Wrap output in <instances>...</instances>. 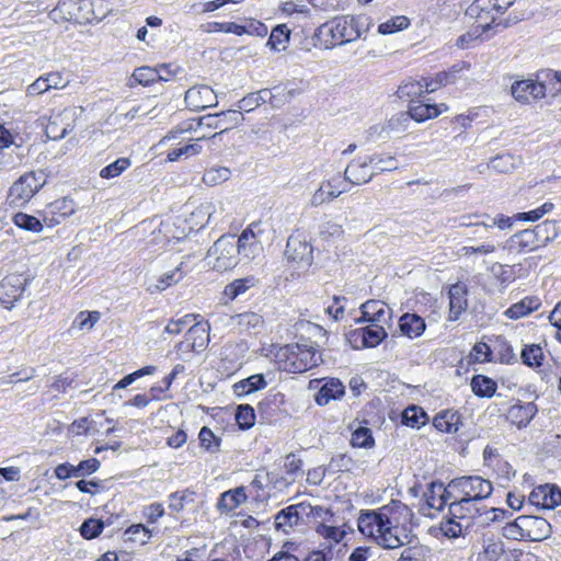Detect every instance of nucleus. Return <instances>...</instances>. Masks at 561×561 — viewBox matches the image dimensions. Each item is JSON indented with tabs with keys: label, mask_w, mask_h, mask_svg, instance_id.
I'll list each match as a JSON object with an SVG mask.
<instances>
[{
	"label": "nucleus",
	"mask_w": 561,
	"mask_h": 561,
	"mask_svg": "<svg viewBox=\"0 0 561 561\" xmlns=\"http://www.w3.org/2000/svg\"><path fill=\"white\" fill-rule=\"evenodd\" d=\"M360 37L359 19L354 15L335 16L314 30L313 35L306 39L302 48L307 51L311 47L333 49L336 46L353 43Z\"/></svg>",
	"instance_id": "obj_1"
},
{
	"label": "nucleus",
	"mask_w": 561,
	"mask_h": 561,
	"mask_svg": "<svg viewBox=\"0 0 561 561\" xmlns=\"http://www.w3.org/2000/svg\"><path fill=\"white\" fill-rule=\"evenodd\" d=\"M276 357L280 369L291 374L305 373L321 362V355L309 342L285 345Z\"/></svg>",
	"instance_id": "obj_2"
},
{
	"label": "nucleus",
	"mask_w": 561,
	"mask_h": 561,
	"mask_svg": "<svg viewBox=\"0 0 561 561\" xmlns=\"http://www.w3.org/2000/svg\"><path fill=\"white\" fill-rule=\"evenodd\" d=\"M47 182V175L43 170L26 172L21 175L10 187V203L22 206L27 203Z\"/></svg>",
	"instance_id": "obj_3"
},
{
	"label": "nucleus",
	"mask_w": 561,
	"mask_h": 561,
	"mask_svg": "<svg viewBox=\"0 0 561 561\" xmlns=\"http://www.w3.org/2000/svg\"><path fill=\"white\" fill-rule=\"evenodd\" d=\"M449 486L459 495L469 499L474 503L488 499L493 492L491 481L485 480L480 476H463L455 478L449 482Z\"/></svg>",
	"instance_id": "obj_4"
},
{
	"label": "nucleus",
	"mask_w": 561,
	"mask_h": 561,
	"mask_svg": "<svg viewBox=\"0 0 561 561\" xmlns=\"http://www.w3.org/2000/svg\"><path fill=\"white\" fill-rule=\"evenodd\" d=\"M207 257L214 270L227 271L234 267L238 263L234 237L221 236L208 250Z\"/></svg>",
	"instance_id": "obj_5"
},
{
	"label": "nucleus",
	"mask_w": 561,
	"mask_h": 561,
	"mask_svg": "<svg viewBox=\"0 0 561 561\" xmlns=\"http://www.w3.org/2000/svg\"><path fill=\"white\" fill-rule=\"evenodd\" d=\"M510 527L515 530L516 535L530 541H541L551 535V525L539 516H518Z\"/></svg>",
	"instance_id": "obj_6"
},
{
	"label": "nucleus",
	"mask_w": 561,
	"mask_h": 561,
	"mask_svg": "<svg viewBox=\"0 0 561 561\" xmlns=\"http://www.w3.org/2000/svg\"><path fill=\"white\" fill-rule=\"evenodd\" d=\"M243 121L242 113L237 110L222 111L220 113L208 114L198 118L196 127L192 124L186 128L187 130H196L197 127H207L211 129H220L219 133L213 134L209 139L219 137L222 133L238 126Z\"/></svg>",
	"instance_id": "obj_7"
},
{
	"label": "nucleus",
	"mask_w": 561,
	"mask_h": 561,
	"mask_svg": "<svg viewBox=\"0 0 561 561\" xmlns=\"http://www.w3.org/2000/svg\"><path fill=\"white\" fill-rule=\"evenodd\" d=\"M285 256L299 267H309L313 262V247L302 232L296 231L288 237Z\"/></svg>",
	"instance_id": "obj_8"
},
{
	"label": "nucleus",
	"mask_w": 561,
	"mask_h": 561,
	"mask_svg": "<svg viewBox=\"0 0 561 561\" xmlns=\"http://www.w3.org/2000/svg\"><path fill=\"white\" fill-rule=\"evenodd\" d=\"M27 278L23 274H10L0 282V304L11 309L22 298Z\"/></svg>",
	"instance_id": "obj_9"
},
{
	"label": "nucleus",
	"mask_w": 561,
	"mask_h": 561,
	"mask_svg": "<svg viewBox=\"0 0 561 561\" xmlns=\"http://www.w3.org/2000/svg\"><path fill=\"white\" fill-rule=\"evenodd\" d=\"M388 506H382L378 511L374 510H363L360 511L359 517L357 519V527L362 535L368 538L376 539V535H378L385 526V522L388 518Z\"/></svg>",
	"instance_id": "obj_10"
},
{
	"label": "nucleus",
	"mask_w": 561,
	"mask_h": 561,
	"mask_svg": "<svg viewBox=\"0 0 561 561\" xmlns=\"http://www.w3.org/2000/svg\"><path fill=\"white\" fill-rule=\"evenodd\" d=\"M513 98L520 103H530L546 96V85L533 79L515 81L511 87Z\"/></svg>",
	"instance_id": "obj_11"
},
{
	"label": "nucleus",
	"mask_w": 561,
	"mask_h": 561,
	"mask_svg": "<svg viewBox=\"0 0 561 561\" xmlns=\"http://www.w3.org/2000/svg\"><path fill=\"white\" fill-rule=\"evenodd\" d=\"M184 101L190 108L195 111L216 106L218 103L216 93L206 84L190 88L185 92Z\"/></svg>",
	"instance_id": "obj_12"
},
{
	"label": "nucleus",
	"mask_w": 561,
	"mask_h": 561,
	"mask_svg": "<svg viewBox=\"0 0 561 561\" xmlns=\"http://www.w3.org/2000/svg\"><path fill=\"white\" fill-rule=\"evenodd\" d=\"M254 227H256V225H250L242 231L238 241H236L237 255L247 262L256 259L263 250L262 244L254 232Z\"/></svg>",
	"instance_id": "obj_13"
},
{
	"label": "nucleus",
	"mask_w": 561,
	"mask_h": 561,
	"mask_svg": "<svg viewBox=\"0 0 561 561\" xmlns=\"http://www.w3.org/2000/svg\"><path fill=\"white\" fill-rule=\"evenodd\" d=\"M528 500L537 507L553 510L561 504V490L553 484L538 485L530 492Z\"/></svg>",
	"instance_id": "obj_14"
},
{
	"label": "nucleus",
	"mask_w": 561,
	"mask_h": 561,
	"mask_svg": "<svg viewBox=\"0 0 561 561\" xmlns=\"http://www.w3.org/2000/svg\"><path fill=\"white\" fill-rule=\"evenodd\" d=\"M307 508L308 507L305 506V504L299 503L280 510L274 518L276 530L289 534L294 527L298 526L302 522V514L307 513Z\"/></svg>",
	"instance_id": "obj_15"
},
{
	"label": "nucleus",
	"mask_w": 561,
	"mask_h": 561,
	"mask_svg": "<svg viewBox=\"0 0 561 561\" xmlns=\"http://www.w3.org/2000/svg\"><path fill=\"white\" fill-rule=\"evenodd\" d=\"M179 69V67L173 68L172 64H162L157 67L144 66L134 70L133 79L139 84L149 85L156 81H169L162 73L163 70H168V76H175Z\"/></svg>",
	"instance_id": "obj_16"
},
{
	"label": "nucleus",
	"mask_w": 561,
	"mask_h": 561,
	"mask_svg": "<svg viewBox=\"0 0 561 561\" xmlns=\"http://www.w3.org/2000/svg\"><path fill=\"white\" fill-rule=\"evenodd\" d=\"M385 524L386 525L382 526L380 533L376 535L375 542L383 549H396L402 547L408 539L405 528L392 525L389 517Z\"/></svg>",
	"instance_id": "obj_17"
},
{
	"label": "nucleus",
	"mask_w": 561,
	"mask_h": 561,
	"mask_svg": "<svg viewBox=\"0 0 561 561\" xmlns=\"http://www.w3.org/2000/svg\"><path fill=\"white\" fill-rule=\"evenodd\" d=\"M348 187L340 175H335L323 182L320 187L313 193L311 197L312 206H320L325 202L339 197L342 193L347 192Z\"/></svg>",
	"instance_id": "obj_18"
},
{
	"label": "nucleus",
	"mask_w": 561,
	"mask_h": 561,
	"mask_svg": "<svg viewBox=\"0 0 561 561\" xmlns=\"http://www.w3.org/2000/svg\"><path fill=\"white\" fill-rule=\"evenodd\" d=\"M369 165H371L369 163V157L365 160H353L344 171V178L342 179L344 184L360 185L369 182L374 176V172L370 171Z\"/></svg>",
	"instance_id": "obj_19"
},
{
	"label": "nucleus",
	"mask_w": 561,
	"mask_h": 561,
	"mask_svg": "<svg viewBox=\"0 0 561 561\" xmlns=\"http://www.w3.org/2000/svg\"><path fill=\"white\" fill-rule=\"evenodd\" d=\"M351 336L355 340V342L360 340L362 347H375L379 345L381 341L387 336V332L383 325L375 323L354 330L351 333Z\"/></svg>",
	"instance_id": "obj_20"
},
{
	"label": "nucleus",
	"mask_w": 561,
	"mask_h": 561,
	"mask_svg": "<svg viewBox=\"0 0 561 561\" xmlns=\"http://www.w3.org/2000/svg\"><path fill=\"white\" fill-rule=\"evenodd\" d=\"M449 321H456L459 316L467 309L468 300L467 286L462 283H456L449 288Z\"/></svg>",
	"instance_id": "obj_21"
},
{
	"label": "nucleus",
	"mask_w": 561,
	"mask_h": 561,
	"mask_svg": "<svg viewBox=\"0 0 561 561\" xmlns=\"http://www.w3.org/2000/svg\"><path fill=\"white\" fill-rule=\"evenodd\" d=\"M362 318L357 322H370V324H380L387 322L389 318V309L378 300H368L360 306Z\"/></svg>",
	"instance_id": "obj_22"
},
{
	"label": "nucleus",
	"mask_w": 561,
	"mask_h": 561,
	"mask_svg": "<svg viewBox=\"0 0 561 561\" xmlns=\"http://www.w3.org/2000/svg\"><path fill=\"white\" fill-rule=\"evenodd\" d=\"M537 412L538 409L534 402L517 403L508 409L506 417L517 427L522 428L530 423Z\"/></svg>",
	"instance_id": "obj_23"
},
{
	"label": "nucleus",
	"mask_w": 561,
	"mask_h": 561,
	"mask_svg": "<svg viewBox=\"0 0 561 561\" xmlns=\"http://www.w3.org/2000/svg\"><path fill=\"white\" fill-rule=\"evenodd\" d=\"M248 495L244 486L230 489L220 494L216 507L221 513H230L247 502Z\"/></svg>",
	"instance_id": "obj_24"
},
{
	"label": "nucleus",
	"mask_w": 561,
	"mask_h": 561,
	"mask_svg": "<svg viewBox=\"0 0 561 561\" xmlns=\"http://www.w3.org/2000/svg\"><path fill=\"white\" fill-rule=\"evenodd\" d=\"M399 328L402 335L409 339H415L424 333L426 323L421 316L407 312L400 317Z\"/></svg>",
	"instance_id": "obj_25"
},
{
	"label": "nucleus",
	"mask_w": 561,
	"mask_h": 561,
	"mask_svg": "<svg viewBox=\"0 0 561 561\" xmlns=\"http://www.w3.org/2000/svg\"><path fill=\"white\" fill-rule=\"evenodd\" d=\"M447 110L445 104H430L423 102H412L409 106L408 115L409 121L412 118L419 123L425 122L426 119L435 118L442 113V108Z\"/></svg>",
	"instance_id": "obj_26"
},
{
	"label": "nucleus",
	"mask_w": 561,
	"mask_h": 561,
	"mask_svg": "<svg viewBox=\"0 0 561 561\" xmlns=\"http://www.w3.org/2000/svg\"><path fill=\"white\" fill-rule=\"evenodd\" d=\"M345 393L344 385L336 378L327 380L318 393L316 394V402L319 405H325L331 400L340 399Z\"/></svg>",
	"instance_id": "obj_27"
},
{
	"label": "nucleus",
	"mask_w": 561,
	"mask_h": 561,
	"mask_svg": "<svg viewBox=\"0 0 561 561\" xmlns=\"http://www.w3.org/2000/svg\"><path fill=\"white\" fill-rule=\"evenodd\" d=\"M491 0H474L466 10V15L470 19H476L477 24H484L491 22V18L496 21V13H493Z\"/></svg>",
	"instance_id": "obj_28"
},
{
	"label": "nucleus",
	"mask_w": 561,
	"mask_h": 561,
	"mask_svg": "<svg viewBox=\"0 0 561 561\" xmlns=\"http://www.w3.org/2000/svg\"><path fill=\"white\" fill-rule=\"evenodd\" d=\"M214 205L211 203L201 204L185 219L190 230L198 231L205 227L211 218Z\"/></svg>",
	"instance_id": "obj_29"
},
{
	"label": "nucleus",
	"mask_w": 561,
	"mask_h": 561,
	"mask_svg": "<svg viewBox=\"0 0 561 561\" xmlns=\"http://www.w3.org/2000/svg\"><path fill=\"white\" fill-rule=\"evenodd\" d=\"M460 415L456 411L445 410L434 417L433 425L440 432L456 433L459 430Z\"/></svg>",
	"instance_id": "obj_30"
},
{
	"label": "nucleus",
	"mask_w": 561,
	"mask_h": 561,
	"mask_svg": "<svg viewBox=\"0 0 561 561\" xmlns=\"http://www.w3.org/2000/svg\"><path fill=\"white\" fill-rule=\"evenodd\" d=\"M186 340L191 342V347L204 350L209 342L208 325L206 323H193L185 333Z\"/></svg>",
	"instance_id": "obj_31"
},
{
	"label": "nucleus",
	"mask_w": 561,
	"mask_h": 561,
	"mask_svg": "<svg viewBox=\"0 0 561 561\" xmlns=\"http://www.w3.org/2000/svg\"><path fill=\"white\" fill-rule=\"evenodd\" d=\"M511 242L518 248L519 251H534L541 247L534 229H525L512 236Z\"/></svg>",
	"instance_id": "obj_32"
},
{
	"label": "nucleus",
	"mask_w": 561,
	"mask_h": 561,
	"mask_svg": "<svg viewBox=\"0 0 561 561\" xmlns=\"http://www.w3.org/2000/svg\"><path fill=\"white\" fill-rule=\"evenodd\" d=\"M266 385L264 375L256 374L234 383L233 390L237 396H244L264 389Z\"/></svg>",
	"instance_id": "obj_33"
},
{
	"label": "nucleus",
	"mask_w": 561,
	"mask_h": 561,
	"mask_svg": "<svg viewBox=\"0 0 561 561\" xmlns=\"http://www.w3.org/2000/svg\"><path fill=\"white\" fill-rule=\"evenodd\" d=\"M539 305L538 298L526 297L519 302L512 305L504 313L510 319H519L536 310Z\"/></svg>",
	"instance_id": "obj_34"
},
{
	"label": "nucleus",
	"mask_w": 561,
	"mask_h": 561,
	"mask_svg": "<svg viewBox=\"0 0 561 561\" xmlns=\"http://www.w3.org/2000/svg\"><path fill=\"white\" fill-rule=\"evenodd\" d=\"M289 38L290 30L285 24H278L272 30L266 45L275 51H283L287 48Z\"/></svg>",
	"instance_id": "obj_35"
},
{
	"label": "nucleus",
	"mask_w": 561,
	"mask_h": 561,
	"mask_svg": "<svg viewBox=\"0 0 561 561\" xmlns=\"http://www.w3.org/2000/svg\"><path fill=\"white\" fill-rule=\"evenodd\" d=\"M474 513L480 514L479 510L474 507V502L461 495L459 500H455L449 504V514L454 518L473 517Z\"/></svg>",
	"instance_id": "obj_36"
},
{
	"label": "nucleus",
	"mask_w": 561,
	"mask_h": 561,
	"mask_svg": "<svg viewBox=\"0 0 561 561\" xmlns=\"http://www.w3.org/2000/svg\"><path fill=\"white\" fill-rule=\"evenodd\" d=\"M409 122V115L407 113H399L381 126L380 135L385 134L388 138L398 136L407 130Z\"/></svg>",
	"instance_id": "obj_37"
},
{
	"label": "nucleus",
	"mask_w": 561,
	"mask_h": 561,
	"mask_svg": "<svg viewBox=\"0 0 561 561\" xmlns=\"http://www.w3.org/2000/svg\"><path fill=\"white\" fill-rule=\"evenodd\" d=\"M496 382L483 375H477L471 379L472 392L481 398H491L496 391Z\"/></svg>",
	"instance_id": "obj_38"
},
{
	"label": "nucleus",
	"mask_w": 561,
	"mask_h": 561,
	"mask_svg": "<svg viewBox=\"0 0 561 561\" xmlns=\"http://www.w3.org/2000/svg\"><path fill=\"white\" fill-rule=\"evenodd\" d=\"M267 99H272L270 89H262L257 92L249 93L247 96L238 102V108L240 112H250L263 103H267Z\"/></svg>",
	"instance_id": "obj_39"
},
{
	"label": "nucleus",
	"mask_w": 561,
	"mask_h": 561,
	"mask_svg": "<svg viewBox=\"0 0 561 561\" xmlns=\"http://www.w3.org/2000/svg\"><path fill=\"white\" fill-rule=\"evenodd\" d=\"M560 222L557 220H545L541 224L537 225L534 230L537 234V238L541 245L547 244L550 241H553L560 231Z\"/></svg>",
	"instance_id": "obj_40"
},
{
	"label": "nucleus",
	"mask_w": 561,
	"mask_h": 561,
	"mask_svg": "<svg viewBox=\"0 0 561 561\" xmlns=\"http://www.w3.org/2000/svg\"><path fill=\"white\" fill-rule=\"evenodd\" d=\"M232 320L241 331L247 332L256 331L263 325V318L251 311L236 314Z\"/></svg>",
	"instance_id": "obj_41"
},
{
	"label": "nucleus",
	"mask_w": 561,
	"mask_h": 561,
	"mask_svg": "<svg viewBox=\"0 0 561 561\" xmlns=\"http://www.w3.org/2000/svg\"><path fill=\"white\" fill-rule=\"evenodd\" d=\"M76 115V111L73 108H66L60 113L58 116H56L47 126V133H51L50 136L54 139L57 138H64L67 134L72 131L73 126L71 124H66L60 128V131L58 133L59 123L58 119L62 121L64 118L69 119Z\"/></svg>",
	"instance_id": "obj_42"
},
{
	"label": "nucleus",
	"mask_w": 561,
	"mask_h": 561,
	"mask_svg": "<svg viewBox=\"0 0 561 561\" xmlns=\"http://www.w3.org/2000/svg\"><path fill=\"white\" fill-rule=\"evenodd\" d=\"M492 24H494V18H491V22L484 24H476L469 32L459 36L456 41V46L461 49L470 47V44L478 39L483 33L488 32Z\"/></svg>",
	"instance_id": "obj_43"
},
{
	"label": "nucleus",
	"mask_w": 561,
	"mask_h": 561,
	"mask_svg": "<svg viewBox=\"0 0 561 561\" xmlns=\"http://www.w3.org/2000/svg\"><path fill=\"white\" fill-rule=\"evenodd\" d=\"M207 139V136L203 135L196 138L195 142L185 145L180 148L172 149L168 152V161H178L182 157L188 158L198 154L202 151L201 140Z\"/></svg>",
	"instance_id": "obj_44"
},
{
	"label": "nucleus",
	"mask_w": 561,
	"mask_h": 561,
	"mask_svg": "<svg viewBox=\"0 0 561 561\" xmlns=\"http://www.w3.org/2000/svg\"><path fill=\"white\" fill-rule=\"evenodd\" d=\"M520 358L523 364L528 367H540L543 363L545 355L540 345L529 344L525 345L523 348Z\"/></svg>",
	"instance_id": "obj_45"
},
{
	"label": "nucleus",
	"mask_w": 561,
	"mask_h": 561,
	"mask_svg": "<svg viewBox=\"0 0 561 561\" xmlns=\"http://www.w3.org/2000/svg\"><path fill=\"white\" fill-rule=\"evenodd\" d=\"M425 85L422 81H408L401 84L397 90V95L401 100H410L414 102L415 98L422 96L426 93L424 90Z\"/></svg>",
	"instance_id": "obj_46"
},
{
	"label": "nucleus",
	"mask_w": 561,
	"mask_h": 561,
	"mask_svg": "<svg viewBox=\"0 0 561 561\" xmlns=\"http://www.w3.org/2000/svg\"><path fill=\"white\" fill-rule=\"evenodd\" d=\"M256 284V279L253 276L234 279L225 287L224 294L229 299H236L239 295L244 294L249 288Z\"/></svg>",
	"instance_id": "obj_47"
},
{
	"label": "nucleus",
	"mask_w": 561,
	"mask_h": 561,
	"mask_svg": "<svg viewBox=\"0 0 561 561\" xmlns=\"http://www.w3.org/2000/svg\"><path fill=\"white\" fill-rule=\"evenodd\" d=\"M131 165V161L129 158L122 157L116 159L114 162L104 167L100 171V176L102 179H114L119 176L123 172H125Z\"/></svg>",
	"instance_id": "obj_48"
},
{
	"label": "nucleus",
	"mask_w": 561,
	"mask_h": 561,
	"mask_svg": "<svg viewBox=\"0 0 561 561\" xmlns=\"http://www.w3.org/2000/svg\"><path fill=\"white\" fill-rule=\"evenodd\" d=\"M426 421V413L416 405L407 408L402 414L403 424L411 427H420L421 425H424Z\"/></svg>",
	"instance_id": "obj_49"
},
{
	"label": "nucleus",
	"mask_w": 561,
	"mask_h": 561,
	"mask_svg": "<svg viewBox=\"0 0 561 561\" xmlns=\"http://www.w3.org/2000/svg\"><path fill=\"white\" fill-rule=\"evenodd\" d=\"M125 540L135 543L145 545L151 537V531L142 524H136L128 527L125 533Z\"/></svg>",
	"instance_id": "obj_50"
},
{
	"label": "nucleus",
	"mask_w": 561,
	"mask_h": 561,
	"mask_svg": "<svg viewBox=\"0 0 561 561\" xmlns=\"http://www.w3.org/2000/svg\"><path fill=\"white\" fill-rule=\"evenodd\" d=\"M236 422L241 430H249L255 423L254 409L249 404H240L236 411Z\"/></svg>",
	"instance_id": "obj_51"
},
{
	"label": "nucleus",
	"mask_w": 561,
	"mask_h": 561,
	"mask_svg": "<svg viewBox=\"0 0 561 561\" xmlns=\"http://www.w3.org/2000/svg\"><path fill=\"white\" fill-rule=\"evenodd\" d=\"M231 176V171L226 167H216L208 169L203 176L205 184L215 186L226 182Z\"/></svg>",
	"instance_id": "obj_52"
},
{
	"label": "nucleus",
	"mask_w": 561,
	"mask_h": 561,
	"mask_svg": "<svg viewBox=\"0 0 561 561\" xmlns=\"http://www.w3.org/2000/svg\"><path fill=\"white\" fill-rule=\"evenodd\" d=\"M13 222L19 228H22L27 231L32 232H39L43 230V225L38 218L35 216L24 214V213H18L13 217Z\"/></svg>",
	"instance_id": "obj_53"
},
{
	"label": "nucleus",
	"mask_w": 561,
	"mask_h": 561,
	"mask_svg": "<svg viewBox=\"0 0 561 561\" xmlns=\"http://www.w3.org/2000/svg\"><path fill=\"white\" fill-rule=\"evenodd\" d=\"M410 25V20L404 15H398L379 24L378 32L382 35L392 34L405 30Z\"/></svg>",
	"instance_id": "obj_54"
},
{
	"label": "nucleus",
	"mask_w": 561,
	"mask_h": 561,
	"mask_svg": "<svg viewBox=\"0 0 561 561\" xmlns=\"http://www.w3.org/2000/svg\"><path fill=\"white\" fill-rule=\"evenodd\" d=\"M515 220V215L513 217H508L500 214L496 217H491L488 214V218H484V221H481V224L483 225V231L489 232L493 227H497L500 230L511 229Z\"/></svg>",
	"instance_id": "obj_55"
},
{
	"label": "nucleus",
	"mask_w": 561,
	"mask_h": 561,
	"mask_svg": "<svg viewBox=\"0 0 561 561\" xmlns=\"http://www.w3.org/2000/svg\"><path fill=\"white\" fill-rule=\"evenodd\" d=\"M437 491V511H442L443 507L450 500H457L454 492V489H450L449 484L445 486L442 482H432L431 483V492L436 493Z\"/></svg>",
	"instance_id": "obj_56"
},
{
	"label": "nucleus",
	"mask_w": 561,
	"mask_h": 561,
	"mask_svg": "<svg viewBox=\"0 0 561 561\" xmlns=\"http://www.w3.org/2000/svg\"><path fill=\"white\" fill-rule=\"evenodd\" d=\"M515 165L516 159L510 153L497 154L489 163L490 169L500 173L511 172Z\"/></svg>",
	"instance_id": "obj_57"
},
{
	"label": "nucleus",
	"mask_w": 561,
	"mask_h": 561,
	"mask_svg": "<svg viewBox=\"0 0 561 561\" xmlns=\"http://www.w3.org/2000/svg\"><path fill=\"white\" fill-rule=\"evenodd\" d=\"M484 218H488V214L485 213H473V214H467L462 215L460 217L454 218L453 227H473V228H482L483 225L481 221H484Z\"/></svg>",
	"instance_id": "obj_58"
},
{
	"label": "nucleus",
	"mask_w": 561,
	"mask_h": 561,
	"mask_svg": "<svg viewBox=\"0 0 561 561\" xmlns=\"http://www.w3.org/2000/svg\"><path fill=\"white\" fill-rule=\"evenodd\" d=\"M195 492L184 490L182 492H173L170 494L169 507L174 512H181L184 510L185 504L194 502Z\"/></svg>",
	"instance_id": "obj_59"
},
{
	"label": "nucleus",
	"mask_w": 561,
	"mask_h": 561,
	"mask_svg": "<svg viewBox=\"0 0 561 561\" xmlns=\"http://www.w3.org/2000/svg\"><path fill=\"white\" fill-rule=\"evenodd\" d=\"M198 439L201 446L204 447L207 451L216 453L219 450L221 439L217 437L209 427L203 426L201 428Z\"/></svg>",
	"instance_id": "obj_60"
},
{
	"label": "nucleus",
	"mask_w": 561,
	"mask_h": 561,
	"mask_svg": "<svg viewBox=\"0 0 561 561\" xmlns=\"http://www.w3.org/2000/svg\"><path fill=\"white\" fill-rule=\"evenodd\" d=\"M351 444L358 448H369L374 445V437L370 428L359 426L352 434Z\"/></svg>",
	"instance_id": "obj_61"
},
{
	"label": "nucleus",
	"mask_w": 561,
	"mask_h": 561,
	"mask_svg": "<svg viewBox=\"0 0 561 561\" xmlns=\"http://www.w3.org/2000/svg\"><path fill=\"white\" fill-rule=\"evenodd\" d=\"M352 467V458L346 454H339L331 458L325 468L329 474H335L343 471H348Z\"/></svg>",
	"instance_id": "obj_62"
},
{
	"label": "nucleus",
	"mask_w": 561,
	"mask_h": 561,
	"mask_svg": "<svg viewBox=\"0 0 561 561\" xmlns=\"http://www.w3.org/2000/svg\"><path fill=\"white\" fill-rule=\"evenodd\" d=\"M457 519L458 518H454L450 515V517L443 519L440 522L439 529L445 537L455 539V538H458L459 536H461L463 526Z\"/></svg>",
	"instance_id": "obj_63"
},
{
	"label": "nucleus",
	"mask_w": 561,
	"mask_h": 561,
	"mask_svg": "<svg viewBox=\"0 0 561 561\" xmlns=\"http://www.w3.org/2000/svg\"><path fill=\"white\" fill-rule=\"evenodd\" d=\"M104 523L100 519H85L80 526V534L85 539L96 538L103 530Z\"/></svg>",
	"instance_id": "obj_64"
}]
</instances>
